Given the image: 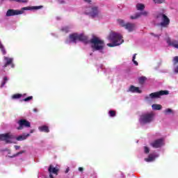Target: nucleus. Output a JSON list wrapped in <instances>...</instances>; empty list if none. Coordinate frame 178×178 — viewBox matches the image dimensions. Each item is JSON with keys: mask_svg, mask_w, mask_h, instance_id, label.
Instances as JSON below:
<instances>
[{"mask_svg": "<svg viewBox=\"0 0 178 178\" xmlns=\"http://www.w3.org/2000/svg\"><path fill=\"white\" fill-rule=\"evenodd\" d=\"M40 131H43L44 133H48L49 131V128L47 125H42L38 127Z\"/></svg>", "mask_w": 178, "mask_h": 178, "instance_id": "f3484780", "label": "nucleus"}, {"mask_svg": "<svg viewBox=\"0 0 178 178\" xmlns=\"http://www.w3.org/2000/svg\"><path fill=\"white\" fill-rule=\"evenodd\" d=\"M8 80H9V79H8L6 76H4L3 79V81H1V88H3V87H5V84H6V83H8Z\"/></svg>", "mask_w": 178, "mask_h": 178, "instance_id": "4be33fe9", "label": "nucleus"}, {"mask_svg": "<svg viewBox=\"0 0 178 178\" xmlns=\"http://www.w3.org/2000/svg\"><path fill=\"white\" fill-rule=\"evenodd\" d=\"M129 92H136L138 94H141L143 91L138 87H136L134 86H131L128 90Z\"/></svg>", "mask_w": 178, "mask_h": 178, "instance_id": "ddd939ff", "label": "nucleus"}, {"mask_svg": "<svg viewBox=\"0 0 178 178\" xmlns=\"http://www.w3.org/2000/svg\"><path fill=\"white\" fill-rule=\"evenodd\" d=\"M33 99V96L28 97L24 99V102H29V101H31Z\"/></svg>", "mask_w": 178, "mask_h": 178, "instance_id": "72a5a7b5", "label": "nucleus"}, {"mask_svg": "<svg viewBox=\"0 0 178 178\" xmlns=\"http://www.w3.org/2000/svg\"><path fill=\"white\" fill-rule=\"evenodd\" d=\"M90 45L94 51H102L105 47L104 40L97 37H94L90 40Z\"/></svg>", "mask_w": 178, "mask_h": 178, "instance_id": "39448f33", "label": "nucleus"}, {"mask_svg": "<svg viewBox=\"0 0 178 178\" xmlns=\"http://www.w3.org/2000/svg\"><path fill=\"white\" fill-rule=\"evenodd\" d=\"M172 62L174 65H176V63H178V56H175L172 59Z\"/></svg>", "mask_w": 178, "mask_h": 178, "instance_id": "f704fd0d", "label": "nucleus"}, {"mask_svg": "<svg viewBox=\"0 0 178 178\" xmlns=\"http://www.w3.org/2000/svg\"><path fill=\"white\" fill-rule=\"evenodd\" d=\"M167 42L168 45H170L171 47H174V48H177L178 49V42L176 40L171 41L170 39L167 40Z\"/></svg>", "mask_w": 178, "mask_h": 178, "instance_id": "2eb2a0df", "label": "nucleus"}, {"mask_svg": "<svg viewBox=\"0 0 178 178\" xmlns=\"http://www.w3.org/2000/svg\"><path fill=\"white\" fill-rule=\"evenodd\" d=\"M33 112H38V110L37 108H34Z\"/></svg>", "mask_w": 178, "mask_h": 178, "instance_id": "c03bdc74", "label": "nucleus"}, {"mask_svg": "<svg viewBox=\"0 0 178 178\" xmlns=\"http://www.w3.org/2000/svg\"><path fill=\"white\" fill-rule=\"evenodd\" d=\"M152 35H154V37L159 38V35H155V34H154V33H152Z\"/></svg>", "mask_w": 178, "mask_h": 178, "instance_id": "79ce46f5", "label": "nucleus"}, {"mask_svg": "<svg viewBox=\"0 0 178 178\" xmlns=\"http://www.w3.org/2000/svg\"><path fill=\"white\" fill-rule=\"evenodd\" d=\"M87 40V36L84 35L83 33H72L70 35L69 38L66 40V44H72L74 42H79V41H86Z\"/></svg>", "mask_w": 178, "mask_h": 178, "instance_id": "423d86ee", "label": "nucleus"}, {"mask_svg": "<svg viewBox=\"0 0 178 178\" xmlns=\"http://www.w3.org/2000/svg\"><path fill=\"white\" fill-rule=\"evenodd\" d=\"M145 80H147V78L145 76H140L138 78V81L140 84H144Z\"/></svg>", "mask_w": 178, "mask_h": 178, "instance_id": "393cba45", "label": "nucleus"}, {"mask_svg": "<svg viewBox=\"0 0 178 178\" xmlns=\"http://www.w3.org/2000/svg\"><path fill=\"white\" fill-rule=\"evenodd\" d=\"M61 30L64 32V33H68L69 32V27L67 26H64L61 29Z\"/></svg>", "mask_w": 178, "mask_h": 178, "instance_id": "2f4dec72", "label": "nucleus"}, {"mask_svg": "<svg viewBox=\"0 0 178 178\" xmlns=\"http://www.w3.org/2000/svg\"><path fill=\"white\" fill-rule=\"evenodd\" d=\"M155 159V157L152 154H149L148 158L145 159L146 162H152Z\"/></svg>", "mask_w": 178, "mask_h": 178, "instance_id": "5701e85b", "label": "nucleus"}, {"mask_svg": "<svg viewBox=\"0 0 178 178\" xmlns=\"http://www.w3.org/2000/svg\"><path fill=\"white\" fill-rule=\"evenodd\" d=\"M15 149H20V146L15 145Z\"/></svg>", "mask_w": 178, "mask_h": 178, "instance_id": "a19ab883", "label": "nucleus"}, {"mask_svg": "<svg viewBox=\"0 0 178 178\" xmlns=\"http://www.w3.org/2000/svg\"><path fill=\"white\" fill-rule=\"evenodd\" d=\"M30 134H26V135H20L19 136L16 138L17 141H23V140H26L27 137H29Z\"/></svg>", "mask_w": 178, "mask_h": 178, "instance_id": "a211bd4d", "label": "nucleus"}, {"mask_svg": "<svg viewBox=\"0 0 178 178\" xmlns=\"http://www.w3.org/2000/svg\"><path fill=\"white\" fill-rule=\"evenodd\" d=\"M137 56V54H134L132 58V62L135 64V66H138V63L136 61V56Z\"/></svg>", "mask_w": 178, "mask_h": 178, "instance_id": "bb28decb", "label": "nucleus"}, {"mask_svg": "<svg viewBox=\"0 0 178 178\" xmlns=\"http://www.w3.org/2000/svg\"><path fill=\"white\" fill-rule=\"evenodd\" d=\"M24 152H26L25 150L20 151L17 152L15 155H14V156H19V155H22V154H24Z\"/></svg>", "mask_w": 178, "mask_h": 178, "instance_id": "c9c22d12", "label": "nucleus"}, {"mask_svg": "<svg viewBox=\"0 0 178 178\" xmlns=\"http://www.w3.org/2000/svg\"><path fill=\"white\" fill-rule=\"evenodd\" d=\"M150 145L153 148H161V147H163V145H165V143H163V138H159L154 142H152Z\"/></svg>", "mask_w": 178, "mask_h": 178, "instance_id": "9d476101", "label": "nucleus"}, {"mask_svg": "<svg viewBox=\"0 0 178 178\" xmlns=\"http://www.w3.org/2000/svg\"><path fill=\"white\" fill-rule=\"evenodd\" d=\"M41 8H42V6L23 7L21 10L10 9L7 11L6 16L8 17L10 16H17L18 15H23L24 10H38V9H41Z\"/></svg>", "mask_w": 178, "mask_h": 178, "instance_id": "7ed1b4c3", "label": "nucleus"}, {"mask_svg": "<svg viewBox=\"0 0 178 178\" xmlns=\"http://www.w3.org/2000/svg\"><path fill=\"white\" fill-rule=\"evenodd\" d=\"M0 141H5L6 144H11V143H13L12 135L1 134Z\"/></svg>", "mask_w": 178, "mask_h": 178, "instance_id": "1a4fd4ad", "label": "nucleus"}, {"mask_svg": "<svg viewBox=\"0 0 178 178\" xmlns=\"http://www.w3.org/2000/svg\"><path fill=\"white\" fill-rule=\"evenodd\" d=\"M155 120V113L154 112H145L142 113L138 119L140 126H145L149 124Z\"/></svg>", "mask_w": 178, "mask_h": 178, "instance_id": "f03ea898", "label": "nucleus"}, {"mask_svg": "<svg viewBox=\"0 0 178 178\" xmlns=\"http://www.w3.org/2000/svg\"><path fill=\"white\" fill-rule=\"evenodd\" d=\"M78 170H79V172H83L84 168H83V167H79V168H78Z\"/></svg>", "mask_w": 178, "mask_h": 178, "instance_id": "58836bf2", "label": "nucleus"}, {"mask_svg": "<svg viewBox=\"0 0 178 178\" xmlns=\"http://www.w3.org/2000/svg\"><path fill=\"white\" fill-rule=\"evenodd\" d=\"M117 23H118V24H119V26H121V27L126 28V23L124 22V20H123L122 19H118L117 20Z\"/></svg>", "mask_w": 178, "mask_h": 178, "instance_id": "412c9836", "label": "nucleus"}, {"mask_svg": "<svg viewBox=\"0 0 178 178\" xmlns=\"http://www.w3.org/2000/svg\"><path fill=\"white\" fill-rule=\"evenodd\" d=\"M157 19L161 20L160 26H161V27H168L169 23H170V20L168 16L165 15V14H159L157 15Z\"/></svg>", "mask_w": 178, "mask_h": 178, "instance_id": "6e6552de", "label": "nucleus"}, {"mask_svg": "<svg viewBox=\"0 0 178 178\" xmlns=\"http://www.w3.org/2000/svg\"><path fill=\"white\" fill-rule=\"evenodd\" d=\"M136 9L137 10H144V9H145V5H144V3H138L136 4Z\"/></svg>", "mask_w": 178, "mask_h": 178, "instance_id": "6ab92c4d", "label": "nucleus"}, {"mask_svg": "<svg viewBox=\"0 0 178 178\" xmlns=\"http://www.w3.org/2000/svg\"><path fill=\"white\" fill-rule=\"evenodd\" d=\"M140 14L136 13V14H135L134 15H131V16L130 17V19H138V17H140Z\"/></svg>", "mask_w": 178, "mask_h": 178, "instance_id": "7c9ffc66", "label": "nucleus"}, {"mask_svg": "<svg viewBox=\"0 0 178 178\" xmlns=\"http://www.w3.org/2000/svg\"><path fill=\"white\" fill-rule=\"evenodd\" d=\"M17 123L19 124V127H17L18 130H22L24 127H30L31 126L30 122L26 120H19Z\"/></svg>", "mask_w": 178, "mask_h": 178, "instance_id": "9b49d317", "label": "nucleus"}, {"mask_svg": "<svg viewBox=\"0 0 178 178\" xmlns=\"http://www.w3.org/2000/svg\"><path fill=\"white\" fill-rule=\"evenodd\" d=\"M169 94V91L168 90H161L159 92H156L151 93L150 95L145 97L146 101H151L152 99H155V98H161L162 95H168Z\"/></svg>", "mask_w": 178, "mask_h": 178, "instance_id": "0eeeda50", "label": "nucleus"}, {"mask_svg": "<svg viewBox=\"0 0 178 178\" xmlns=\"http://www.w3.org/2000/svg\"><path fill=\"white\" fill-rule=\"evenodd\" d=\"M84 1H85V2H88V3L91 2V0H84Z\"/></svg>", "mask_w": 178, "mask_h": 178, "instance_id": "37998d69", "label": "nucleus"}, {"mask_svg": "<svg viewBox=\"0 0 178 178\" xmlns=\"http://www.w3.org/2000/svg\"><path fill=\"white\" fill-rule=\"evenodd\" d=\"M173 72H174V73H175L176 74H178V65L174 67V68H173Z\"/></svg>", "mask_w": 178, "mask_h": 178, "instance_id": "4c0bfd02", "label": "nucleus"}, {"mask_svg": "<svg viewBox=\"0 0 178 178\" xmlns=\"http://www.w3.org/2000/svg\"><path fill=\"white\" fill-rule=\"evenodd\" d=\"M69 170H70V168H67L66 170H65V173H69Z\"/></svg>", "mask_w": 178, "mask_h": 178, "instance_id": "ea45409f", "label": "nucleus"}, {"mask_svg": "<svg viewBox=\"0 0 178 178\" xmlns=\"http://www.w3.org/2000/svg\"><path fill=\"white\" fill-rule=\"evenodd\" d=\"M11 67H15V65L11 64Z\"/></svg>", "mask_w": 178, "mask_h": 178, "instance_id": "a18cd8bd", "label": "nucleus"}, {"mask_svg": "<svg viewBox=\"0 0 178 178\" xmlns=\"http://www.w3.org/2000/svg\"><path fill=\"white\" fill-rule=\"evenodd\" d=\"M163 113H165V115H172V113H173V110L171 108H167L164 110Z\"/></svg>", "mask_w": 178, "mask_h": 178, "instance_id": "b1692460", "label": "nucleus"}, {"mask_svg": "<svg viewBox=\"0 0 178 178\" xmlns=\"http://www.w3.org/2000/svg\"><path fill=\"white\" fill-rule=\"evenodd\" d=\"M153 2L157 4L165 3V0H153Z\"/></svg>", "mask_w": 178, "mask_h": 178, "instance_id": "c756f323", "label": "nucleus"}, {"mask_svg": "<svg viewBox=\"0 0 178 178\" xmlns=\"http://www.w3.org/2000/svg\"><path fill=\"white\" fill-rule=\"evenodd\" d=\"M108 40L112 41L113 43H108V47H118V45H121L123 44L124 40L122 39V35L119 33H116L115 32H111L108 36Z\"/></svg>", "mask_w": 178, "mask_h": 178, "instance_id": "20e7f679", "label": "nucleus"}, {"mask_svg": "<svg viewBox=\"0 0 178 178\" xmlns=\"http://www.w3.org/2000/svg\"><path fill=\"white\" fill-rule=\"evenodd\" d=\"M15 2H18L19 3H27L29 2V0H12Z\"/></svg>", "mask_w": 178, "mask_h": 178, "instance_id": "c85d7f7f", "label": "nucleus"}, {"mask_svg": "<svg viewBox=\"0 0 178 178\" xmlns=\"http://www.w3.org/2000/svg\"><path fill=\"white\" fill-rule=\"evenodd\" d=\"M4 60L6 62V64L4 65V67H6L8 65H12V63L13 62V58L4 56Z\"/></svg>", "mask_w": 178, "mask_h": 178, "instance_id": "dca6fc26", "label": "nucleus"}, {"mask_svg": "<svg viewBox=\"0 0 178 178\" xmlns=\"http://www.w3.org/2000/svg\"><path fill=\"white\" fill-rule=\"evenodd\" d=\"M108 115L110 118H115V116H116V112L115 111L111 110L108 112Z\"/></svg>", "mask_w": 178, "mask_h": 178, "instance_id": "a878e982", "label": "nucleus"}, {"mask_svg": "<svg viewBox=\"0 0 178 178\" xmlns=\"http://www.w3.org/2000/svg\"><path fill=\"white\" fill-rule=\"evenodd\" d=\"M48 171H49V177L50 178H55V177H54L53 175H56V176H58V173H59V168H55V167H54V165H50L49 166Z\"/></svg>", "mask_w": 178, "mask_h": 178, "instance_id": "f8f14e48", "label": "nucleus"}, {"mask_svg": "<svg viewBox=\"0 0 178 178\" xmlns=\"http://www.w3.org/2000/svg\"><path fill=\"white\" fill-rule=\"evenodd\" d=\"M152 108L153 111H161V109H162V105L152 104Z\"/></svg>", "mask_w": 178, "mask_h": 178, "instance_id": "aec40b11", "label": "nucleus"}, {"mask_svg": "<svg viewBox=\"0 0 178 178\" xmlns=\"http://www.w3.org/2000/svg\"><path fill=\"white\" fill-rule=\"evenodd\" d=\"M85 15L91 17V19H96V20H101L104 17L101 8L97 6H90L85 9Z\"/></svg>", "mask_w": 178, "mask_h": 178, "instance_id": "f257e3e1", "label": "nucleus"}, {"mask_svg": "<svg viewBox=\"0 0 178 178\" xmlns=\"http://www.w3.org/2000/svg\"><path fill=\"white\" fill-rule=\"evenodd\" d=\"M125 29L129 32L134 31L136 30V24L127 23L126 24Z\"/></svg>", "mask_w": 178, "mask_h": 178, "instance_id": "4468645a", "label": "nucleus"}, {"mask_svg": "<svg viewBox=\"0 0 178 178\" xmlns=\"http://www.w3.org/2000/svg\"><path fill=\"white\" fill-rule=\"evenodd\" d=\"M19 98H22V95L21 94L13 95L12 96L13 99H19Z\"/></svg>", "mask_w": 178, "mask_h": 178, "instance_id": "cd10ccee", "label": "nucleus"}, {"mask_svg": "<svg viewBox=\"0 0 178 178\" xmlns=\"http://www.w3.org/2000/svg\"><path fill=\"white\" fill-rule=\"evenodd\" d=\"M144 149H145V154H149V148L148 147L145 146Z\"/></svg>", "mask_w": 178, "mask_h": 178, "instance_id": "e433bc0d", "label": "nucleus"}, {"mask_svg": "<svg viewBox=\"0 0 178 178\" xmlns=\"http://www.w3.org/2000/svg\"><path fill=\"white\" fill-rule=\"evenodd\" d=\"M138 15H140V16H148V12L147 11H143L142 13H138Z\"/></svg>", "mask_w": 178, "mask_h": 178, "instance_id": "473e14b6", "label": "nucleus"}]
</instances>
